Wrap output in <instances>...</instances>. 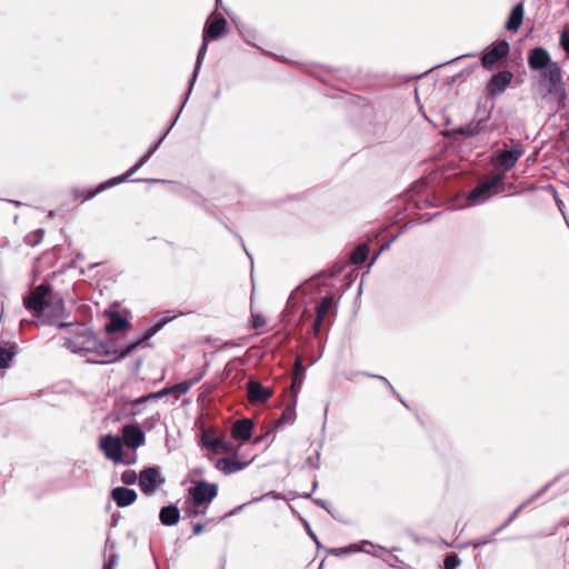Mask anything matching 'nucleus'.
<instances>
[{"label":"nucleus","mask_w":569,"mask_h":569,"mask_svg":"<svg viewBox=\"0 0 569 569\" xmlns=\"http://www.w3.org/2000/svg\"><path fill=\"white\" fill-rule=\"evenodd\" d=\"M264 496H260V497H257V498H253L252 500L246 502V503H242V505H239L237 506L236 508H233L232 510H230L229 512H227L224 516H222L220 518V520H224L227 518H230V517H233L236 516L238 512H240L241 510H243L247 506L249 505H252V503H256V502H259L261 500H263Z\"/></svg>","instance_id":"nucleus-40"},{"label":"nucleus","mask_w":569,"mask_h":569,"mask_svg":"<svg viewBox=\"0 0 569 569\" xmlns=\"http://www.w3.org/2000/svg\"><path fill=\"white\" fill-rule=\"evenodd\" d=\"M18 346L16 342L1 345L0 343V369H7L10 367L12 359L17 355Z\"/></svg>","instance_id":"nucleus-29"},{"label":"nucleus","mask_w":569,"mask_h":569,"mask_svg":"<svg viewBox=\"0 0 569 569\" xmlns=\"http://www.w3.org/2000/svg\"><path fill=\"white\" fill-rule=\"evenodd\" d=\"M99 449L108 460L114 463L121 461V455L123 453L122 439L113 433L102 435L99 438Z\"/></svg>","instance_id":"nucleus-9"},{"label":"nucleus","mask_w":569,"mask_h":569,"mask_svg":"<svg viewBox=\"0 0 569 569\" xmlns=\"http://www.w3.org/2000/svg\"><path fill=\"white\" fill-rule=\"evenodd\" d=\"M525 8L521 2L517 3L509 13L505 28L509 31H517L523 21Z\"/></svg>","instance_id":"nucleus-28"},{"label":"nucleus","mask_w":569,"mask_h":569,"mask_svg":"<svg viewBox=\"0 0 569 569\" xmlns=\"http://www.w3.org/2000/svg\"><path fill=\"white\" fill-rule=\"evenodd\" d=\"M172 392H173V388L164 387L158 391L149 392L148 397L150 398L151 401H156V400H160V399L169 396Z\"/></svg>","instance_id":"nucleus-44"},{"label":"nucleus","mask_w":569,"mask_h":569,"mask_svg":"<svg viewBox=\"0 0 569 569\" xmlns=\"http://www.w3.org/2000/svg\"><path fill=\"white\" fill-rule=\"evenodd\" d=\"M43 236H44V229H42V228L36 229L34 231L28 233L24 237V242L30 247H36L42 241Z\"/></svg>","instance_id":"nucleus-35"},{"label":"nucleus","mask_w":569,"mask_h":569,"mask_svg":"<svg viewBox=\"0 0 569 569\" xmlns=\"http://www.w3.org/2000/svg\"><path fill=\"white\" fill-rule=\"evenodd\" d=\"M461 561L457 555H449L445 558L443 569H457Z\"/></svg>","instance_id":"nucleus-45"},{"label":"nucleus","mask_w":569,"mask_h":569,"mask_svg":"<svg viewBox=\"0 0 569 569\" xmlns=\"http://www.w3.org/2000/svg\"><path fill=\"white\" fill-rule=\"evenodd\" d=\"M548 488V486L543 487L542 489H540L535 496H532L530 499H528L527 501H525L523 503H521L511 515L510 517L508 518V520L506 521L505 526L509 525L510 522H512L516 517L518 516V513L522 510V508H525V506H527L529 502L533 501L535 499H537L538 497L541 496V493Z\"/></svg>","instance_id":"nucleus-38"},{"label":"nucleus","mask_w":569,"mask_h":569,"mask_svg":"<svg viewBox=\"0 0 569 569\" xmlns=\"http://www.w3.org/2000/svg\"><path fill=\"white\" fill-rule=\"evenodd\" d=\"M509 53V43L506 41H500L497 43L491 50L486 52L481 58L482 66L485 68H491L502 58L507 57Z\"/></svg>","instance_id":"nucleus-23"},{"label":"nucleus","mask_w":569,"mask_h":569,"mask_svg":"<svg viewBox=\"0 0 569 569\" xmlns=\"http://www.w3.org/2000/svg\"><path fill=\"white\" fill-rule=\"evenodd\" d=\"M108 321L104 325L107 333H116L130 327V321L116 309L104 311Z\"/></svg>","instance_id":"nucleus-19"},{"label":"nucleus","mask_w":569,"mask_h":569,"mask_svg":"<svg viewBox=\"0 0 569 569\" xmlns=\"http://www.w3.org/2000/svg\"><path fill=\"white\" fill-rule=\"evenodd\" d=\"M206 525L202 522H196L192 525V532L194 536H199L204 531Z\"/></svg>","instance_id":"nucleus-60"},{"label":"nucleus","mask_w":569,"mask_h":569,"mask_svg":"<svg viewBox=\"0 0 569 569\" xmlns=\"http://www.w3.org/2000/svg\"><path fill=\"white\" fill-rule=\"evenodd\" d=\"M338 300L332 291L326 293L325 297L315 307V319L311 323V333L319 338L321 328L330 325V318L337 316Z\"/></svg>","instance_id":"nucleus-3"},{"label":"nucleus","mask_w":569,"mask_h":569,"mask_svg":"<svg viewBox=\"0 0 569 569\" xmlns=\"http://www.w3.org/2000/svg\"><path fill=\"white\" fill-rule=\"evenodd\" d=\"M297 365L299 367V370L295 373V376L291 379V386H290L291 396L290 397L296 396L298 398V393L300 392L302 383H303L305 368L302 367L300 360H297Z\"/></svg>","instance_id":"nucleus-32"},{"label":"nucleus","mask_w":569,"mask_h":569,"mask_svg":"<svg viewBox=\"0 0 569 569\" xmlns=\"http://www.w3.org/2000/svg\"><path fill=\"white\" fill-rule=\"evenodd\" d=\"M512 73L510 71H500L493 74L487 86V92L489 96L495 97L502 93L512 80Z\"/></svg>","instance_id":"nucleus-21"},{"label":"nucleus","mask_w":569,"mask_h":569,"mask_svg":"<svg viewBox=\"0 0 569 569\" xmlns=\"http://www.w3.org/2000/svg\"><path fill=\"white\" fill-rule=\"evenodd\" d=\"M153 336H154V332H153L152 328H151V327H148V328L144 330V332H143L142 337H141V338H139V339L142 341V343H143L144 346H147V347H151V345H150L148 341H149Z\"/></svg>","instance_id":"nucleus-54"},{"label":"nucleus","mask_w":569,"mask_h":569,"mask_svg":"<svg viewBox=\"0 0 569 569\" xmlns=\"http://www.w3.org/2000/svg\"><path fill=\"white\" fill-rule=\"evenodd\" d=\"M89 190H92V189L91 188H88L84 190L73 189L72 190L73 199L74 200L82 199V201H86L84 198L87 197Z\"/></svg>","instance_id":"nucleus-55"},{"label":"nucleus","mask_w":569,"mask_h":569,"mask_svg":"<svg viewBox=\"0 0 569 569\" xmlns=\"http://www.w3.org/2000/svg\"><path fill=\"white\" fill-rule=\"evenodd\" d=\"M322 446H323V442L321 441V442L319 443V449L315 452V456H309V457L307 458V460H306V463H307L309 467H311V468H313V469H316V470L320 469V462H319V460H320V450H321Z\"/></svg>","instance_id":"nucleus-43"},{"label":"nucleus","mask_w":569,"mask_h":569,"mask_svg":"<svg viewBox=\"0 0 569 569\" xmlns=\"http://www.w3.org/2000/svg\"><path fill=\"white\" fill-rule=\"evenodd\" d=\"M273 432H274V428L272 426L263 435L256 437L254 440H253V443H261V442H263Z\"/></svg>","instance_id":"nucleus-58"},{"label":"nucleus","mask_w":569,"mask_h":569,"mask_svg":"<svg viewBox=\"0 0 569 569\" xmlns=\"http://www.w3.org/2000/svg\"><path fill=\"white\" fill-rule=\"evenodd\" d=\"M183 511V518H197L199 516H203L207 512V509H204L202 506H196L192 500H190L188 497L184 496V501L182 509Z\"/></svg>","instance_id":"nucleus-30"},{"label":"nucleus","mask_w":569,"mask_h":569,"mask_svg":"<svg viewBox=\"0 0 569 569\" xmlns=\"http://www.w3.org/2000/svg\"><path fill=\"white\" fill-rule=\"evenodd\" d=\"M365 552L366 553H370V555H372L376 558L382 559L387 563H389V559L391 557V550H388V549L382 548L380 546L375 547V549L372 551L366 549Z\"/></svg>","instance_id":"nucleus-39"},{"label":"nucleus","mask_w":569,"mask_h":569,"mask_svg":"<svg viewBox=\"0 0 569 569\" xmlns=\"http://www.w3.org/2000/svg\"><path fill=\"white\" fill-rule=\"evenodd\" d=\"M224 228L230 232L232 233L241 243L243 250L246 251L247 256L252 260L251 256L249 254V252L247 251L246 247H244V243H243V240L242 238L236 232L233 231L228 224L223 223Z\"/></svg>","instance_id":"nucleus-59"},{"label":"nucleus","mask_w":569,"mask_h":569,"mask_svg":"<svg viewBox=\"0 0 569 569\" xmlns=\"http://www.w3.org/2000/svg\"><path fill=\"white\" fill-rule=\"evenodd\" d=\"M97 337L94 332H88L86 338L78 341V339H67L64 346L73 353H78L81 356L87 355L88 352H93L96 347Z\"/></svg>","instance_id":"nucleus-15"},{"label":"nucleus","mask_w":569,"mask_h":569,"mask_svg":"<svg viewBox=\"0 0 569 569\" xmlns=\"http://www.w3.org/2000/svg\"><path fill=\"white\" fill-rule=\"evenodd\" d=\"M121 481L126 485V486H132L134 483H137L138 481V475L134 470L132 469H127L124 470L122 473H121Z\"/></svg>","instance_id":"nucleus-41"},{"label":"nucleus","mask_w":569,"mask_h":569,"mask_svg":"<svg viewBox=\"0 0 569 569\" xmlns=\"http://www.w3.org/2000/svg\"><path fill=\"white\" fill-rule=\"evenodd\" d=\"M224 11L230 17L231 21L234 23L237 30L239 31V27H241V24H244V23L240 20L239 17L231 16L227 9H224Z\"/></svg>","instance_id":"nucleus-61"},{"label":"nucleus","mask_w":569,"mask_h":569,"mask_svg":"<svg viewBox=\"0 0 569 569\" xmlns=\"http://www.w3.org/2000/svg\"><path fill=\"white\" fill-rule=\"evenodd\" d=\"M297 397H290L289 400L286 403V407L283 411L281 412L280 417L274 421L273 428H280L284 425H292L296 421L297 412Z\"/></svg>","instance_id":"nucleus-25"},{"label":"nucleus","mask_w":569,"mask_h":569,"mask_svg":"<svg viewBox=\"0 0 569 569\" xmlns=\"http://www.w3.org/2000/svg\"><path fill=\"white\" fill-rule=\"evenodd\" d=\"M264 325V318L261 313L252 315L251 327L258 330L260 327Z\"/></svg>","instance_id":"nucleus-53"},{"label":"nucleus","mask_w":569,"mask_h":569,"mask_svg":"<svg viewBox=\"0 0 569 569\" xmlns=\"http://www.w3.org/2000/svg\"><path fill=\"white\" fill-rule=\"evenodd\" d=\"M210 41H212V40L209 39V38L202 37V42H201V44H200V47L198 49V52H197L194 68H193V71H192V73H191V76L189 78V81H188V90L186 92V98H184V101H183L184 104H186L188 98L190 97V94L192 92V89H193V86H194V83L197 81V78L199 76L202 62H203L204 57L207 54L208 44H209Z\"/></svg>","instance_id":"nucleus-16"},{"label":"nucleus","mask_w":569,"mask_h":569,"mask_svg":"<svg viewBox=\"0 0 569 569\" xmlns=\"http://www.w3.org/2000/svg\"><path fill=\"white\" fill-rule=\"evenodd\" d=\"M249 462L240 461L238 459V453H234L231 457L220 458L216 461L214 467L219 471H222L224 475H231L237 471H241L248 467Z\"/></svg>","instance_id":"nucleus-22"},{"label":"nucleus","mask_w":569,"mask_h":569,"mask_svg":"<svg viewBox=\"0 0 569 569\" xmlns=\"http://www.w3.org/2000/svg\"><path fill=\"white\" fill-rule=\"evenodd\" d=\"M249 399L254 403L268 402L272 397V390L264 387L260 381L250 379L246 385Z\"/></svg>","instance_id":"nucleus-17"},{"label":"nucleus","mask_w":569,"mask_h":569,"mask_svg":"<svg viewBox=\"0 0 569 569\" xmlns=\"http://www.w3.org/2000/svg\"><path fill=\"white\" fill-rule=\"evenodd\" d=\"M558 63L551 59L550 53L543 47H536L528 52V66L532 71H542Z\"/></svg>","instance_id":"nucleus-13"},{"label":"nucleus","mask_w":569,"mask_h":569,"mask_svg":"<svg viewBox=\"0 0 569 569\" xmlns=\"http://www.w3.org/2000/svg\"><path fill=\"white\" fill-rule=\"evenodd\" d=\"M93 353L103 357L112 356L114 358L117 356L116 342L100 341L97 339Z\"/></svg>","instance_id":"nucleus-31"},{"label":"nucleus","mask_w":569,"mask_h":569,"mask_svg":"<svg viewBox=\"0 0 569 569\" xmlns=\"http://www.w3.org/2000/svg\"><path fill=\"white\" fill-rule=\"evenodd\" d=\"M559 43L562 50L569 54V29H562L560 31Z\"/></svg>","instance_id":"nucleus-47"},{"label":"nucleus","mask_w":569,"mask_h":569,"mask_svg":"<svg viewBox=\"0 0 569 569\" xmlns=\"http://www.w3.org/2000/svg\"><path fill=\"white\" fill-rule=\"evenodd\" d=\"M503 173H497L481 180L467 197L468 206H477L489 199V192L502 184Z\"/></svg>","instance_id":"nucleus-6"},{"label":"nucleus","mask_w":569,"mask_h":569,"mask_svg":"<svg viewBox=\"0 0 569 569\" xmlns=\"http://www.w3.org/2000/svg\"><path fill=\"white\" fill-rule=\"evenodd\" d=\"M149 161L148 156L142 154L138 161L123 174L110 178L103 182H100L96 190H89L84 200H91L97 194L116 187L122 182H126L133 176L139 169H141Z\"/></svg>","instance_id":"nucleus-7"},{"label":"nucleus","mask_w":569,"mask_h":569,"mask_svg":"<svg viewBox=\"0 0 569 569\" xmlns=\"http://www.w3.org/2000/svg\"><path fill=\"white\" fill-rule=\"evenodd\" d=\"M253 421L250 418L237 420L231 428V437L240 445L247 443L252 438Z\"/></svg>","instance_id":"nucleus-14"},{"label":"nucleus","mask_w":569,"mask_h":569,"mask_svg":"<svg viewBox=\"0 0 569 569\" xmlns=\"http://www.w3.org/2000/svg\"><path fill=\"white\" fill-rule=\"evenodd\" d=\"M356 375H361V376H366V377H371V378H376L378 379L380 382H382V385L386 387V388H391V382L383 376H379V375H373V373H370L368 371H358L356 372Z\"/></svg>","instance_id":"nucleus-48"},{"label":"nucleus","mask_w":569,"mask_h":569,"mask_svg":"<svg viewBox=\"0 0 569 569\" xmlns=\"http://www.w3.org/2000/svg\"><path fill=\"white\" fill-rule=\"evenodd\" d=\"M192 473L197 476H202L204 473V470L202 468H194L192 470Z\"/></svg>","instance_id":"nucleus-64"},{"label":"nucleus","mask_w":569,"mask_h":569,"mask_svg":"<svg viewBox=\"0 0 569 569\" xmlns=\"http://www.w3.org/2000/svg\"><path fill=\"white\" fill-rule=\"evenodd\" d=\"M361 551H366V549L359 548L358 545L352 543V545H349V546H346V547L331 548V549H329L328 552L330 555H335V556H338V557H345V556H349L351 553L361 552Z\"/></svg>","instance_id":"nucleus-34"},{"label":"nucleus","mask_w":569,"mask_h":569,"mask_svg":"<svg viewBox=\"0 0 569 569\" xmlns=\"http://www.w3.org/2000/svg\"><path fill=\"white\" fill-rule=\"evenodd\" d=\"M239 33L248 44L254 46L253 41L257 38V31L253 28L241 24V27H239Z\"/></svg>","instance_id":"nucleus-36"},{"label":"nucleus","mask_w":569,"mask_h":569,"mask_svg":"<svg viewBox=\"0 0 569 569\" xmlns=\"http://www.w3.org/2000/svg\"><path fill=\"white\" fill-rule=\"evenodd\" d=\"M476 127L473 126H467L465 128H460L458 132L465 137H471L476 133Z\"/></svg>","instance_id":"nucleus-57"},{"label":"nucleus","mask_w":569,"mask_h":569,"mask_svg":"<svg viewBox=\"0 0 569 569\" xmlns=\"http://www.w3.org/2000/svg\"><path fill=\"white\" fill-rule=\"evenodd\" d=\"M141 346H144V345L142 343V341L139 338L134 339V340H130L127 343L117 348V356L114 358H112L110 360H106V361H99V360H89V361L93 362V363H102V365L114 363V362H118V361L124 359L132 351H134L138 347H141Z\"/></svg>","instance_id":"nucleus-26"},{"label":"nucleus","mask_w":569,"mask_h":569,"mask_svg":"<svg viewBox=\"0 0 569 569\" xmlns=\"http://www.w3.org/2000/svg\"><path fill=\"white\" fill-rule=\"evenodd\" d=\"M172 320L171 317H162L161 319L157 320L153 325L150 327L152 328L154 335H157L168 322Z\"/></svg>","instance_id":"nucleus-49"},{"label":"nucleus","mask_w":569,"mask_h":569,"mask_svg":"<svg viewBox=\"0 0 569 569\" xmlns=\"http://www.w3.org/2000/svg\"><path fill=\"white\" fill-rule=\"evenodd\" d=\"M141 346H144V345L142 343V341L139 338L134 339V340H130L127 343L117 348V356L114 358H112L110 360H106V361H99V360H89V361L93 362V363H102V365L114 363V362H118V361L124 359L132 351H134L138 347H141Z\"/></svg>","instance_id":"nucleus-27"},{"label":"nucleus","mask_w":569,"mask_h":569,"mask_svg":"<svg viewBox=\"0 0 569 569\" xmlns=\"http://www.w3.org/2000/svg\"><path fill=\"white\" fill-rule=\"evenodd\" d=\"M523 154V147L521 143L515 144L511 149H499L497 150L492 157L491 161L495 168L503 169V174L506 171L512 169L518 160Z\"/></svg>","instance_id":"nucleus-8"},{"label":"nucleus","mask_w":569,"mask_h":569,"mask_svg":"<svg viewBox=\"0 0 569 569\" xmlns=\"http://www.w3.org/2000/svg\"><path fill=\"white\" fill-rule=\"evenodd\" d=\"M313 502L319 506L320 508L325 509L331 517H333L335 519H337V517L335 516L331 507H330V503L325 500V499H321V498H316L313 499Z\"/></svg>","instance_id":"nucleus-50"},{"label":"nucleus","mask_w":569,"mask_h":569,"mask_svg":"<svg viewBox=\"0 0 569 569\" xmlns=\"http://www.w3.org/2000/svg\"><path fill=\"white\" fill-rule=\"evenodd\" d=\"M219 487L214 482H209L204 479L194 481L188 488L186 497L194 502L196 506H202L208 510L211 502L217 498Z\"/></svg>","instance_id":"nucleus-5"},{"label":"nucleus","mask_w":569,"mask_h":569,"mask_svg":"<svg viewBox=\"0 0 569 569\" xmlns=\"http://www.w3.org/2000/svg\"><path fill=\"white\" fill-rule=\"evenodd\" d=\"M376 241L378 242V234L375 236V239L369 238L367 241L360 242L358 246L353 248V250L349 254V259L347 263L337 262L332 268L328 270H322L309 278L305 282H302L295 292L290 295L288 298L284 311L288 312L289 309L295 307L296 298L295 293L300 291L303 296H313L320 293L322 288L331 287L332 279L342 273L347 266H355L356 268L350 271L346 277L350 278L349 286L352 282L353 271H357L359 267H361L369 258L371 253V243ZM391 246V238H383L377 250H372L373 260L369 263V267L373 263V261L378 258V256L386 249Z\"/></svg>","instance_id":"nucleus-1"},{"label":"nucleus","mask_w":569,"mask_h":569,"mask_svg":"<svg viewBox=\"0 0 569 569\" xmlns=\"http://www.w3.org/2000/svg\"><path fill=\"white\" fill-rule=\"evenodd\" d=\"M227 27V19L221 13H216L214 11L207 19L203 26L202 37L209 38L211 40H217L226 33Z\"/></svg>","instance_id":"nucleus-12"},{"label":"nucleus","mask_w":569,"mask_h":569,"mask_svg":"<svg viewBox=\"0 0 569 569\" xmlns=\"http://www.w3.org/2000/svg\"><path fill=\"white\" fill-rule=\"evenodd\" d=\"M138 456L133 451L131 456L124 457V455H121V461L116 462V465H124V466H132L137 463Z\"/></svg>","instance_id":"nucleus-51"},{"label":"nucleus","mask_w":569,"mask_h":569,"mask_svg":"<svg viewBox=\"0 0 569 569\" xmlns=\"http://www.w3.org/2000/svg\"><path fill=\"white\" fill-rule=\"evenodd\" d=\"M192 386H194V381L183 380L176 383L174 386H171L170 388H173V391L178 390L180 393L184 395L190 390Z\"/></svg>","instance_id":"nucleus-46"},{"label":"nucleus","mask_w":569,"mask_h":569,"mask_svg":"<svg viewBox=\"0 0 569 569\" xmlns=\"http://www.w3.org/2000/svg\"><path fill=\"white\" fill-rule=\"evenodd\" d=\"M181 519V510L177 503H169L160 508L159 521L162 526L172 527L176 526Z\"/></svg>","instance_id":"nucleus-24"},{"label":"nucleus","mask_w":569,"mask_h":569,"mask_svg":"<svg viewBox=\"0 0 569 569\" xmlns=\"http://www.w3.org/2000/svg\"><path fill=\"white\" fill-rule=\"evenodd\" d=\"M163 482L164 478L161 477L158 466L147 467L140 471L138 485L140 490L147 496L154 493Z\"/></svg>","instance_id":"nucleus-10"},{"label":"nucleus","mask_w":569,"mask_h":569,"mask_svg":"<svg viewBox=\"0 0 569 569\" xmlns=\"http://www.w3.org/2000/svg\"><path fill=\"white\" fill-rule=\"evenodd\" d=\"M299 521L302 523V526L306 529L307 535L313 540L317 541V535L311 529V526L307 519H305L302 516H299Z\"/></svg>","instance_id":"nucleus-52"},{"label":"nucleus","mask_w":569,"mask_h":569,"mask_svg":"<svg viewBox=\"0 0 569 569\" xmlns=\"http://www.w3.org/2000/svg\"><path fill=\"white\" fill-rule=\"evenodd\" d=\"M489 540H477V541H472L470 542L471 546H473L475 548L479 547V546H482L485 543H487Z\"/></svg>","instance_id":"nucleus-63"},{"label":"nucleus","mask_w":569,"mask_h":569,"mask_svg":"<svg viewBox=\"0 0 569 569\" xmlns=\"http://www.w3.org/2000/svg\"><path fill=\"white\" fill-rule=\"evenodd\" d=\"M118 561V555H110L109 559L104 562L102 569H113Z\"/></svg>","instance_id":"nucleus-56"},{"label":"nucleus","mask_w":569,"mask_h":569,"mask_svg":"<svg viewBox=\"0 0 569 569\" xmlns=\"http://www.w3.org/2000/svg\"><path fill=\"white\" fill-rule=\"evenodd\" d=\"M122 443L129 449L136 451L146 442V433L139 423H128L121 428Z\"/></svg>","instance_id":"nucleus-11"},{"label":"nucleus","mask_w":569,"mask_h":569,"mask_svg":"<svg viewBox=\"0 0 569 569\" xmlns=\"http://www.w3.org/2000/svg\"><path fill=\"white\" fill-rule=\"evenodd\" d=\"M184 107V103H182V106L180 107V110L179 112L177 113L176 118L173 119V121L171 122V124L169 126V128L163 132V134L156 141L153 142L149 148L148 150L143 153L144 156H148V159H150L152 157V154L158 150V148L160 147V144L163 142V140L166 139V137L169 134V132L171 131V129L173 128V126L176 124L182 109Z\"/></svg>","instance_id":"nucleus-33"},{"label":"nucleus","mask_w":569,"mask_h":569,"mask_svg":"<svg viewBox=\"0 0 569 569\" xmlns=\"http://www.w3.org/2000/svg\"><path fill=\"white\" fill-rule=\"evenodd\" d=\"M110 498L119 508H126L136 502L138 495L134 489L118 486L110 491Z\"/></svg>","instance_id":"nucleus-20"},{"label":"nucleus","mask_w":569,"mask_h":569,"mask_svg":"<svg viewBox=\"0 0 569 569\" xmlns=\"http://www.w3.org/2000/svg\"><path fill=\"white\" fill-rule=\"evenodd\" d=\"M541 87L547 96L562 100L566 97V84L562 77V69L559 63L539 72Z\"/></svg>","instance_id":"nucleus-4"},{"label":"nucleus","mask_w":569,"mask_h":569,"mask_svg":"<svg viewBox=\"0 0 569 569\" xmlns=\"http://www.w3.org/2000/svg\"><path fill=\"white\" fill-rule=\"evenodd\" d=\"M88 332H92L89 328H87L82 323L74 325V329L72 331V337L70 339H78L80 341L81 339L86 338Z\"/></svg>","instance_id":"nucleus-42"},{"label":"nucleus","mask_w":569,"mask_h":569,"mask_svg":"<svg viewBox=\"0 0 569 569\" xmlns=\"http://www.w3.org/2000/svg\"><path fill=\"white\" fill-rule=\"evenodd\" d=\"M151 401L150 398L148 397V393L146 395H142L138 398H134L132 400L129 401V405L131 407V410H130V415L131 416H137L141 412V409H140V406L143 405V403H147Z\"/></svg>","instance_id":"nucleus-37"},{"label":"nucleus","mask_w":569,"mask_h":569,"mask_svg":"<svg viewBox=\"0 0 569 569\" xmlns=\"http://www.w3.org/2000/svg\"><path fill=\"white\" fill-rule=\"evenodd\" d=\"M201 446L214 455L228 453L231 450V442L224 438L214 437L204 432L201 436Z\"/></svg>","instance_id":"nucleus-18"},{"label":"nucleus","mask_w":569,"mask_h":569,"mask_svg":"<svg viewBox=\"0 0 569 569\" xmlns=\"http://www.w3.org/2000/svg\"><path fill=\"white\" fill-rule=\"evenodd\" d=\"M161 181L162 180H160V179H134V180H132V182H146V183H150V184L158 183Z\"/></svg>","instance_id":"nucleus-62"},{"label":"nucleus","mask_w":569,"mask_h":569,"mask_svg":"<svg viewBox=\"0 0 569 569\" xmlns=\"http://www.w3.org/2000/svg\"><path fill=\"white\" fill-rule=\"evenodd\" d=\"M23 307L36 319L37 326H56L64 329L74 326L73 322L60 321L58 318L64 315L63 299L54 293L51 284L42 282L33 287L22 298Z\"/></svg>","instance_id":"nucleus-2"}]
</instances>
